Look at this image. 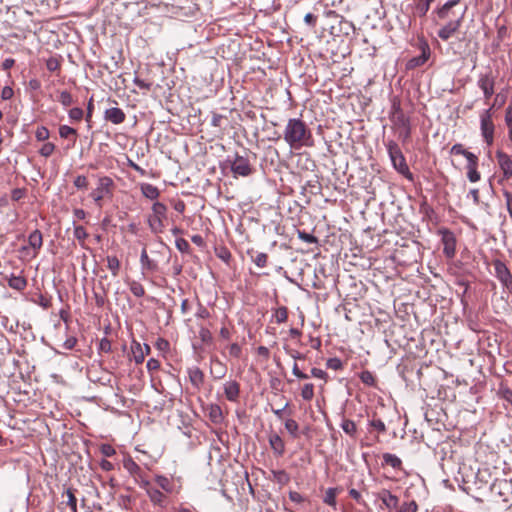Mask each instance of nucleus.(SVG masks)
Returning a JSON list of instances; mask_svg holds the SVG:
<instances>
[{"label":"nucleus","instance_id":"nucleus-5","mask_svg":"<svg viewBox=\"0 0 512 512\" xmlns=\"http://www.w3.org/2000/svg\"><path fill=\"white\" fill-rule=\"evenodd\" d=\"M167 219V206L161 202H154L152 214L148 217V225L153 233H162Z\"/></svg>","mask_w":512,"mask_h":512},{"label":"nucleus","instance_id":"nucleus-64","mask_svg":"<svg viewBox=\"0 0 512 512\" xmlns=\"http://www.w3.org/2000/svg\"><path fill=\"white\" fill-rule=\"evenodd\" d=\"M505 123L506 124H512V100L509 103L508 107L506 108Z\"/></svg>","mask_w":512,"mask_h":512},{"label":"nucleus","instance_id":"nucleus-3","mask_svg":"<svg viewBox=\"0 0 512 512\" xmlns=\"http://www.w3.org/2000/svg\"><path fill=\"white\" fill-rule=\"evenodd\" d=\"M392 108L393 111L390 117L391 122L393 123L395 130L398 132L399 139L405 143L411 136L410 119L404 114L399 104H394Z\"/></svg>","mask_w":512,"mask_h":512},{"label":"nucleus","instance_id":"nucleus-35","mask_svg":"<svg viewBox=\"0 0 512 512\" xmlns=\"http://www.w3.org/2000/svg\"><path fill=\"white\" fill-rule=\"evenodd\" d=\"M274 321L277 324H281L287 321L288 319V309L285 306H281L277 308L273 313Z\"/></svg>","mask_w":512,"mask_h":512},{"label":"nucleus","instance_id":"nucleus-32","mask_svg":"<svg viewBox=\"0 0 512 512\" xmlns=\"http://www.w3.org/2000/svg\"><path fill=\"white\" fill-rule=\"evenodd\" d=\"M155 482L157 483V485L162 489L164 490L165 492L167 493H172L173 492V483L172 481L167 478L166 476H163V475H157L155 477Z\"/></svg>","mask_w":512,"mask_h":512},{"label":"nucleus","instance_id":"nucleus-18","mask_svg":"<svg viewBox=\"0 0 512 512\" xmlns=\"http://www.w3.org/2000/svg\"><path fill=\"white\" fill-rule=\"evenodd\" d=\"M189 380L194 388L199 390L204 383V373L199 367H191L188 369Z\"/></svg>","mask_w":512,"mask_h":512},{"label":"nucleus","instance_id":"nucleus-25","mask_svg":"<svg viewBox=\"0 0 512 512\" xmlns=\"http://www.w3.org/2000/svg\"><path fill=\"white\" fill-rule=\"evenodd\" d=\"M75 490L72 488H67L63 494L62 497L66 496L67 501L65 504L70 508V512H78L77 509V498L75 496Z\"/></svg>","mask_w":512,"mask_h":512},{"label":"nucleus","instance_id":"nucleus-37","mask_svg":"<svg viewBox=\"0 0 512 512\" xmlns=\"http://www.w3.org/2000/svg\"><path fill=\"white\" fill-rule=\"evenodd\" d=\"M129 289L135 297L140 298L145 295V289H144L143 285L138 281H135V280L131 281L129 283Z\"/></svg>","mask_w":512,"mask_h":512},{"label":"nucleus","instance_id":"nucleus-24","mask_svg":"<svg viewBox=\"0 0 512 512\" xmlns=\"http://www.w3.org/2000/svg\"><path fill=\"white\" fill-rule=\"evenodd\" d=\"M141 192L146 198L150 200H155L160 195L159 189L150 183H143L141 185Z\"/></svg>","mask_w":512,"mask_h":512},{"label":"nucleus","instance_id":"nucleus-31","mask_svg":"<svg viewBox=\"0 0 512 512\" xmlns=\"http://www.w3.org/2000/svg\"><path fill=\"white\" fill-rule=\"evenodd\" d=\"M338 493V488H328L325 492L323 502L330 507H332L334 510H336V496Z\"/></svg>","mask_w":512,"mask_h":512},{"label":"nucleus","instance_id":"nucleus-63","mask_svg":"<svg viewBox=\"0 0 512 512\" xmlns=\"http://www.w3.org/2000/svg\"><path fill=\"white\" fill-rule=\"evenodd\" d=\"M14 91L10 86H5L1 91V98L3 100H9L13 97Z\"/></svg>","mask_w":512,"mask_h":512},{"label":"nucleus","instance_id":"nucleus-1","mask_svg":"<svg viewBox=\"0 0 512 512\" xmlns=\"http://www.w3.org/2000/svg\"><path fill=\"white\" fill-rule=\"evenodd\" d=\"M461 0H448L443 5L433 10V21L436 24H444L438 30V37L448 41L459 30L464 20L467 7H460Z\"/></svg>","mask_w":512,"mask_h":512},{"label":"nucleus","instance_id":"nucleus-10","mask_svg":"<svg viewBox=\"0 0 512 512\" xmlns=\"http://www.w3.org/2000/svg\"><path fill=\"white\" fill-rule=\"evenodd\" d=\"M495 276L499 282L512 292V274L504 262L499 259L493 261Z\"/></svg>","mask_w":512,"mask_h":512},{"label":"nucleus","instance_id":"nucleus-4","mask_svg":"<svg viewBox=\"0 0 512 512\" xmlns=\"http://www.w3.org/2000/svg\"><path fill=\"white\" fill-rule=\"evenodd\" d=\"M386 148H387L388 155L390 157V160H391L392 165L395 168V170H397L400 174L405 176L407 179L412 180L413 175L409 170V167L406 163V159H405L401 149L399 148L398 144L395 141L390 140L386 143Z\"/></svg>","mask_w":512,"mask_h":512},{"label":"nucleus","instance_id":"nucleus-57","mask_svg":"<svg viewBox=\"0 0 512 512\" xmlns=\"http://www.w3.org/2000/svg\"><path fill=\"white\" fill-rule=\"evenodd\" d=\"M46 67L49 71H56L60 68V62L57 58L51 57L46 61Z\"/></svg>","mask_w":512,"mask_h":512},{"label":"nucleus","instance_id":"nucleus-47","mask_svg":"<svg viewBox=\"0 0 512 512\" xmlns=\"http://www.w3.org/2000/svg\"><path fill=\"white\" fill-rule=\"evenodd\" d=\"M55 150V145L53 143L47 142L42 145V147L39 150V153L43 157H49L53 154Z\"/></svg>","mask_w":512,"mask_h":512},{"label":"nucleus","instance_id":"nucleus-49","mask_svg":"<svg viewBox=\"0 0 512 512\" xmlns=\"http://www.w3.org/2000/svg\"><path fill=\"white\" fill-rule=\"evenodd\" d=\"M176 248L182 253H190V245L184 238H177L175 241Z\"/></svg>","mask_w":512,"mask_h":512},{"label":"nucleus","instance_id":"nucleus-16","mask_svg":"<svg viewBox=\"0 0 512 512\" xmlns=\"http://www.w3.org/2000/svg\"><path fill=\"white\" fill-rule=\"evenodd\" d=\"M123 467L135 480L142 479L144 471L131 457L123 460Z\"/></svg>","mask_w":512,"mask_h":512},{"label":"nucleus","instance_id":"nucleus-58","mask_svg":"<svg viewBox=\"0 0 512 512\" xmlns=\"http://www.w3.org/2000/svg\"><path fill=\"white\" fill-rule=\"evenodd\" d=\"M100 451L105 457H112L116 453L114 447L110 444H102Z\"/></svg>","mask_w":512,"mask_h":512},{"label":"nucleus","instance_id":"nucleus-44","mask_svg":"<svg viewBox=\"0 0 512 512\" xmlns=\"http://www.w3.org/2000/svg\"><path fill=\"white\" fill-rule=\"evenodd\" d=\"M199 338L205 344L211 343L213 339L210 330L203 326H200L199 328Z\"/></svg>","mask_w":512,"mask_h":512},{"label":"nucleus","instance_id":"nucleus-60","mask_svg":"<svg viewBox=\"0 0 512 512\" xmlns=\"http://www.w3.org/2000/svg\"><path fill=\"white\" fill-rule=\"evenodd\" d=\"M133 82L137 87H139L140 89H143V90H150L151 86H152V84L150 82H146V81L140 79L139 77H134Z\"/></svg>","mask_w":512,"mask_h":512},{"label":"nucleus","instance_id":"nucleus-46","mask_svg":"<svg viewBox=\"0 0 512 512\" xmlns=\"http://www.w3.org/2000/svg\"><path fill=\"white\" fill-rule=\"evenodd\" d=\"M50 132L47 127L40 126L35 132V137L38 141H45L49 138Z\"/></svg>","mask_w":512,"mask_h":512},{"label":"nucleus","instance_id":"nucleus-33","mask_svg":"<svg viewBox=\"0 0 512 512\" xmlns=\"http://www.w3.org/2000/svg\"><path fill=\"white\" fill-rule=\"evenodd\" d=\"M340 426L347 435L352 438L356 437L357 427L354 421L343 418Z\"/></svg>","mask_w":512,"mask_h":512},{"label":"nucleus","instance_id":"nucleus-7","mask_svg":"<svg viewBox=\"0 0 512 512\" xmlns=\"http://www.w3.org/2000/svg\"><path fill=\"white\" fill-rule=\"evenodd\" d=\"M114 181L109 176H99L97 187L90 193V197L94 202L101 207V201L105 197H111L113 195Z\"/></svg>","mask_w":512,"mask_h":512},{"label":"nucleus","instance_id":"nucleus-14","mask_svg":"<svg viewBox=\"0 0 512 512\" xmlns=\"http://www.w3.org/2000/svg\"><path fill=\"white\" fill-rule=\"evenodd\" d=\"M150 350V346L147 344L141 345L137 341H133L131 344V351L136 364H141L144 361L145 356L150 353Z\"/></svg>","mask_w":512,"mask_h":512},{"label":"nucleus","instance_id":"nucleus-29","mask_svg":"<svg viewBox=\"0 0 512 512\" xmlns=\"http://www.w3.org/2000/svg\"><path fill=\"white\" fill-rule=\"evenodd\" d=\"M29 245L35 250H39L42 247L43 238L42 233L39 230H34L28 237Z\"/></svg>","mask_w":512,"mask_h":512},{"label":"nucleus","instance_id":"nucleus-61","mask_svg":"<svg viewBox=\"0 0 512 512\" xmlns=\"http://www.w3.org/2000/svg\"><path fill=\"white\" fill-rule=\"evenodd\" d=\"M242 353V349L239 344L233 343L229 347V354L235 358H239Z\"/></svg>","mask_w":512,"mask_h":512},{"label":"nucleus","instance_id":"nucleus-26","mask_svg":"<svg viewBox=\"0 0 512 512\" xmlns=\"http://www.w3.org/2000/svg\"><path fill=\"white\" fill-rule=\"evenodd\" d=\"M8 285L9 287H11L12 289H15L17 291H22L26 288L27 286V280L23 277V276H15V275H12L9 279H8Z\"/></svg>","mask_w":512,"mask_h":512},{"label":"nucleus","instance_id":"nucleus-54","mask_svg":"<svg viewBox=\"0 0 512 512\" xmlns=\"http://www.w3.org/2000/svg\"><path fill=\"white\" fill-rule=\"evenodd\" d=\"M69 118L74 121H80L83 118V110L81 108L75 107L69 110Z\"/></svg>","mask_w":512,"mask_h":512},{"label":"nucleus","instance_id":"nucleus-38","mask_svg":"<svg viewBox=\"0 0 512 512\" xmlns=\"http://www.w3.org/2000/svg\"><path fill=\"white\" fill-rule=\"evenodd\" d=\"M273 480L279 484L285 485L289 482L290 477L284 470H272Z\"/></svg>","mask_w":512,"mask_h":512},{"label":"nucleus","instance_id":"nucleus-40","mask_svg":"<svg viewBox=\"0 0 512 512\" xmlns=\"http://www.w3.org/2000/svg\"><path fill=\"white\" fill-rule=\"evenodd\" d=\"M359 377L361 381L367 386L374 387L376 385L375 376L368 370L362 371Z\"/></svg>","mask_w":512,"mask_h":512},{"label":"nucleus","instance_id":"nucleus-39","mask_svg":"<svg viewBox=\"0 0 512 512\" xmlns=\"http://www.w3.org/2000/svg\"><path fill=\"white\" fill-rule=\"evenodd\" d=\"M74 237L80 242L81 247L85 248V239L88 237V233L83 226L74 227Z\"/></svg>","mask_w":512,"mask_h":512},{"label":"nucleus","instance_id":"nucleus-11","mask_svg":"<svg viewBox=\"0 0 512 512\" xmlns=\"http://www.w3.org/2000/svg\"><path fill=\"white\" fill-rule=\"evenodd\" d=\"M420 50L421 54L419 56L413 57L407 62V69H414L423 66L428 61L431 56V49L428 43L425 41L422 42L420 44Z\"/></svg>","mask_w":512,"mask_h":512},{"label":"nucleus","instance_id":"nucleus-8","mask_svg":"<svg viewBox=\"0 0 512 512\" xmlns=\"http://www.w3.org/2000/svg\"><path fill=\"white\" fill-rule=\"evenodd\" d=\"M441 236V242L443 244V254L446 258L452 259L456 254V237L455 234L447 229L440 228L437 232Z\"/></svg>","mask_w":512,"mask_h":512},{"label":"nucleus","instance_id":"nucleus-23","mask_svg":"<svg viewBox=\"0 0 512 512\" xmlns=\"http://www.w3.org/2000/svg\"><path fill=\"white\" fill-rule=\"evenodd\" d=\"M477 85L481 90L489 89L495 86V78L492 76L490 72L480 74L477 80Z\"/></svg>","mask_w":512,"mask_h":512},{"label":"nucleus","instance_id":"nucleus-21","mask_svg":"<svg viewBox=\"0 0 512 512\" xmlns=\"http://www.w3.org/2000/svg\"><path fill=\"white\" fill-rule=\"evenodd\" d=\"M208 417L210 421L216 425H219L224 420V415L221 407L218 404H210L207 408Z\"/></svg>","mask_w":512,"mask_h":512},{"label":"nucleus","instance_id":"nucleus-48","mask_svg":"<svg viewBox=\"0 0 512 512\" xmlns=\"http://www.w3.org/2000/svg\"><path fill=\"white\" fill-rule=\"evenodd\" d=\"M256 266L263 268L267 265L268 255L266 253H257V255L252 259Z\"/></svg>","mask_w":512,"mask_h":512},{"label":"nucleus","instance_id":"nucleus-62","mask_svg":"<svg viewBox=\"0 0 512 512\" xmlns=\"http://www.w3.org/2000/svg\"><path fill=\"white\" fill-rule=\"evenodd\" d=\"M210 316V313L206 307L199 303L198 310L196 312V317L201 319H206Z\"/></svg>","mask_w":512,"mask_h":512},{"label":"nucleus","instance_id":"nucleus-13","mask_svg":"<svg viewBox=\"0 0 512 512\" xmlns=\"http://www.w3.org/2000/svg\"><path fill=\"white\" fill-rule=\"evenodd\" d=\"M224 394L228 401L238 402L240 396V384L236 380H228L223 384Z\"/></svg>","mask_w":512,"mask_h":512},{"label":"nucleus","instance_id":"nucleus-17","mask_svg":"<svg viewBox=\"0 0 512 512\" xmlns=\"http://www.w3.org/2000/svg\"><path fill=\"white\" fill-rule=\"evenodd\" d=\"M377 497L382 501V503L388 509L397 508V506L399 504V498L396 495L392 494L387 489H382L380 492H378Z\"/></svg>","mask_w":512,"mask_h":512},{"label":"nucleus","instance_id":"nucleus-56","mask_svg":"<svg viewBox=\"0 0 512 512\" xmlns=\"http://www.w3.org/2000/svg\"><path fill=\"white\" fill-rule=\"evenodd\" d=\"M503 196L505 198L506 207H507L509 216H510V218L512 220V193H510L507 190H504L503 191Z\"/></svg>","mask_w":512,"mask_h":512},{"label":"nucleus","instance_id":"nucleus-51","mask_svg":"<svg viewBox=\"0 0 512 512\" xmlns=\"http://www.w3.org/2000/svg\"><path fill=\"white\" fill-rule=\"evenodd\" d=\"M326 366H327V368L332 369V370H340V369H342L343 364L339 358L334 357V358H329L327 360Z\"/></svg>","mask_w":512,"mask_h":512},{"label":"nucleus","instance_id":"nucleus-15","mask_svg":"<svg viewBox=\"0 0 512 512\" xmlns=\"http://www.w3.org/2000/svg\"><path fill=\"white\" fill-rule=\"evenodd\" d=\"M104 119L113 124H121L125 121L126 115L122 109L118 107H112L104 112Z\"/></svg>","mask_w":512,"mask_h":512},{"label":"nucleus","instance_id":"nucleus-36","mask_svg":"<svg viewBox=\"0 0 512 512\" xmlns=\"http://www.w3.org/2000/svg\"><path fill=\"white\" fill-rule=\"evenodd\" d=\"M120 266V261L116 256H107V268L114 277L119 274Z\"/></svg>","mask_w":512,"mask_h":512},{"label":"nucleus","instance_id":"nucleus-12","mask_svg":"<svg viewBox=\"0 0 512 512\" xmlns=\"http://www.w3.org/2000/svg\"><path fill=\"white\" fill-rule=\"evenodd\" d=\"M498 165L503 172V178L508 180L512 177V159L505 152L498 150L496 152Z\"/></svg>","mask_w":512,"mask_h":512},{"label":"nucleus","instance_id":"nucleus-34","mask_svg":"<svg viewBox=\"0 0 512 512\" xmlns=\"http://www.w3.org/2000/svg\"><path fill=\"white\" fill-rule=\"evenodd\" d=\"M434 1L435 0H418L417 4L415 6L416 13L420 17H424L428 13L431 4Z\"/></svg>","mask_w":512,"mask_h":512},{"label":"nucleus","instance_id":"nucleus-41","mask_svg":"<svg viewBox=\"0 0 512 512\" xmlns=\"http://www.w3.org/2000/svg\"><path fill=\"white\" fill-rule=\"evenodd\" d=\"M285 428L293 438L298 437L299 425L294 419H287L285 421Z\"/></svg>","mask_w":512,"mask_h":512},{"label":"nucleus","instance_id":"nucleus-52","mask_svg":"<svg viewBox=\"0 0 512 512\" xmlns=\"http://www.w3.org/2000/svg\"><path fill=\"white\" fill-rule=\"evenodd\" d=\"M298 237L306 242V243H309V244H314V243H317L318 242V239L312 235V234H309L305 231H298Z\"/></svg>","mask_w":512,"mask_h":512},{"label":"nucleus","instance_id":"nucleus-59","mask_svg":"<svg viewBox=\"0 0 512 512\" xmlns=\"http://www.w3.org/2000/svg\"><path fill=\"white\" fill-rule=\"evenodd\" d=\"M349 496L354 499L357 503L361 505H365V501L363 500L360 492L354 488L349 489Z\"/></svg>","mask_w":512,"mask_h":512},{"label":"nucleus","instance_id":"nucleus-53","mask_svg":"<svg viewBox=\"0 0 512 512\" xmlns=\"http://www.w3.org/2000/svg\"><path fill=\"white\" fill-rule=\"evenodd\" d=\"M74 186L77 188V189H87L88 187V180H87V177L84 176V175H78L75 179H74Z\"/></svg>","mask_w":512,"mask_h":512},{"label":"nucleus","instance_id":"nucleus-55","mask_svg":"<svg viewBox=\"0 0 512 512\" xmlns=\"http://www.w3.org/2000/svg\"><path fill=\"white\" fill-rule=\"evenodd\" d=\"M370 426L380 433L386 432L385 423L381 419H373L372 421H370Z\"/></svg>","mask_w":512,"mask_h":512},{"label":"nucleus","instance_id":"nucleus-6","mask_svg":"<svg viewBox=\"0 0 512 512\" xmlns=\"http://www.w3.org/2000/svg\"><path fill=\"white\" fill-rule=\"evenodd\" d=\"M494 105L480 113V131L484 142L491 146L494 142L495 125L492 120Z\"/></svg>","mask_w":512,"mask_h":512},{"label":"nucleus","instance_id":"nucleus-20","mask_svg":"<svg viewBox=\"0 0 512 512\" xmlns=\"http://www.w3.org/2000/svg\"><path fill=\"white\" fill-rule=\"evenodd\" d=\"M478 167V157L476 156L473 160L467 162V178L470 182L475 183L478 182L481 178L480 173L477 170Z\"/></svg>","mask_w":512,"mask_h":512},{"label":"nucleus","instance_id":"nucleus-19","mask_svg":"<svg viewBox=\"0 0 512 512\" xmlns=\"http://www.w3.org/2000/svg\"><path fill=\"white\" fill-rule=\"evenodd\" d=\"M269 444L275 455L283 456L285 453V443L278 434L272 433L269 435Z\"/></svg>","mask_w":512,"mask_h":512},{"label":"nucleus","instance_id":"nucleus-50","mask_svg":"<svg viewBox=\"0 0 512 512\" xmlns=\"http://www.w3.org/2000/svg\"><path fill=\"white\" fill-rule=\"evenodd\" d=\"M417 510L418 505L414 500H412L410 502L403 503L397 512H417Z\"/></svg>","mask_w":512,"mask_h":512},{"label":"nucleus","instance_id":"nucleus-9","mask_svg":"<svg viewBox=\"0 0 512 512\" xmlns=\"http://www.w3.org/2000/svg\"><path fill=\"white\" fill-rule=\"evenodd\" d=\"M231 171L235 176L247 177L252 174L253 168L250 161L239 154H235L233 160H229Z\"/></svg>","mask_w":512,"mask_h":512},{"label":"nucleus","instance_id":"nucleus-27","mask_svg":"<svg viewBox=\"0 0 512 512\" xmlns=\"http://www.w3.org/2000/svg\"><path fill=\"white\" fill-rule=\"evenodd\" d=\"M450 153L453 155H462L466 158L467 162L473 160L476 155L464 148L460 143H456L451 147Z\"/></svg>","mask_w":512,"mask_h":512},{"label":"nucleus","instance_id":"nucleus-28","mask_svg":"<svg viewBox=\"0 0 512 512\" xmlns=\"http://www.w3.org/2000/svg\"><path fill=\"white\" fill-rule=\"evenodd\" d=\"M383 464L389 465L394 469L400 470L402 468V461L401 459L396 456L395 454L391 453H384L383 454Z\"/></svg>","mask_w":512,"mask_h":512},{"label":"nucleus","instance_id":"nucleus-2","mask_svg":"<svg viewBox=\"0 0 512 512\" xmlns=\"http://www.w3.org/2000/svg\"><path fill=\"white\" fill-rule=\"evenodd\" d=\"M283 138L291 149L312 147L314 144L312 132L300 118H290L283 131Z\"/></svg>","mask_w":512,"mask_h":512},{"label":"nucleus","instance_id":"nucleus-42","mask_svg":"<svg viewBox=\"0 0 512 512\" xmlns=\"http://www.w3.org/2000/svg\"><path fill=\"white\" fill-rule=\"evenodd\" d=\"M301 397L305 401H311L314 397V385L312 383H307L303 386L301 390Z\"/></svg>","mask_w":512,"mask_h":512},{"label":"nucleus","instance_id":"nucleus-22","mask_svg":"<svg viewBox=\"0 0 512 512\" xmlns=\"http://www.w3.org/2000/svg\"><path fill=\"white\" fill-rule=\"evenodd\" d=\"M147 495L150 501L157 506L164 507L166 504V496L163 492L156 488H148Z\"/></svg>","mask_w":512,"mask_h":512},{"label":"nucleus","instance_id":"nucleus-43","mask_svg":"<svg viewBox=\"0 0 512 512\" xmlns=\"http://www.w3.org/2000/svg\"><path fill=\"white\" fill-rule=\"evenodd\" d=\"M140 262H141L142 267L145 269L153 270L155 268V265L150 260L145 248L141 252Z\"/></svg>","mask_w":512,"mask_h":512},{"label":"nucleus","instance_id":"nucleus-30","mask_svg":"<svg viewBox=\"0 0 512 512\" xmlns=\"http://www.w3.org/2000/svg\"><path fill=\"white\" fill-rule=\"evenodd\" d=\"M59 135L61 138H64V139L72 138V145H74L76 142L77 131H76V129H74L68 125H61L59 127Z\"/></svg>","mask_w":512,"mask_h":512},{"label":"nucleus","instance_id":"nucleus-45","mask_svg":"<svg viewBox=\"0 0 512 512\" xmlns=\"http://www.w3.org/2000/svg\"><path fill=\"white\" fill-rule=\"evenodd\" d=\"M58 101L65 107L70 106L73 103V98L70 92L64 90L60 92Z\"/></svg>","mask_w":512,"mask_h":512}]
</instances>
